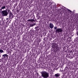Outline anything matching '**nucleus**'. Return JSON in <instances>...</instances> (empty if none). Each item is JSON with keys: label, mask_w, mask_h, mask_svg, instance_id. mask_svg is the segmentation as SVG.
I'll list each match as a JSON object with an SVG mask.
<instances>
[{"label": "nucleus", "mask_w": 78, "mask_h": 78, "mask_svg": "<svg viewBox=\"0 0 78 78\" xmlns=\"http://www.w3.org/2000/svg\"><path fill=\"white\" fill-rule=\"evenodd\" d=\"M49 26L50 28L51 29H52V28H53V27H54V25H53V24L51 23H50V24H49Z\"/></svg>", "instance_id": "obj_4"}, {"label": "nucleus", "mask_w": 78, "mask_h": 78, "mask_svg": "<svg viewBox=\"0 0 78 78\" xmlns=\"http://www.w3.org/2000/svg\"><path fill=\"white\" fill-rule=\"evenodd\" d=\"M55 76L56 77H58V76H60V74L59 73H57L55 74Z\"/></svg>", "instance_id": "obj_6"}, {"label": "nucleus", "mask_w": 78, "mask_h": 78, "mask_svg": "<svg viewBox=\"0 0 78 78\" xmlns=\"http://www.w3.org/2000/svg\"><path fill=\"white\" fill-rule=\"evenodd\" d=\"M54 29L55 30H56V29H57V27H54Z\"/></svg>", "instance_id": "obj_11"}, {"label": "nucleus", "mask_w": 78, "mask_h": 78, "mask_svg": "<svg viewBox=\"0 0 78 78\" xmlns=\"http://www.w3.org/2000/svg\"><path fill=\"white\" fill-rule=\"evenodd\" d=\"M6 8V6H3L1 7V9H5Z\"/></svg>", "instance_id": "obj_7"}, {"label": "nucleus", "mask_w": 78, "mask_h": 78, "mask_svg": "<svg viewBox=\"0 0 78 78\" xmlns=\"http://www.w3.org/2000/svg\"><path fill=\"white\" fill-rule=\"evenodd\" d=\"M11 16V15H9V17H10Z\"/></svg>", "instance_id": "obj_15"}, {"label": "nucleus", "mask_w": 78, "mask_h": 78, "mask_svg": "<svg viewBox=\"0 0 78 78\" xmlns=\"http://www.w3.org/2000/svg\"><path fill=\"white\" fill-rule=\"evenodd\" d=\"M65 10H63V11H64L63 12H64V11H65Z\"/></svg>", "instance_id": "obj_14"}, {"label": "nucleus", "mask_w": 78, "mask_h": 78, "mask_svg": "<svg viewBox=\"0 0 78 78\" xmlns=\"http://www.w3.org/2000/svg\"><path fill=\"white\" fill-rule=\"evenodd\" d=\"M2 15L3 16H8V13L6 10H3L2 11Z\"/></svg>", "instance_id": "obj_2"}, {"label": "nucleus", "mask_w": 78, "mask_h": 78, "mask_svg": "<svg viewBox=\"0 0 78 78\" xmlns=\"http://www.w3.org/2000/svg\"><path fill=\"white\" fill-rule=\"evenodd\" d=\"M56 31L58 33H61V32H62L63 30H62L61 28H58L56 30Z\"/></svg>", "instance_id": "obj_3"}, {"label": "nucleus", "mask_w": 78, "mask_h": 78, "mask_svg": "<svg viewBox=\"0 0 78 78\" xmlns=\"http://www.w3.org/2000/svg\"><path fill=\"white\" fill-rule=\"evenodd\" d=\"M10 15H11V14H10Z\"/></svg>", "instance_id": "obj_17"}, {"label": "nucleus", "mask_w": 78, "mask_h": 78, "mask_svg": "<svg viewBox=\"0 0 78 78\" xmlns=\"http://www.w3.org/2000/svg\"><path fill=\"white\" fill-rule=\"evenodd\" d=\"M8 12H9V10H8Z\"/></svg>", "instance_id": "obj_13"}, {"label": "nucleus", "mask_w": 78, "mask_h": 78, "mask_svg": "<svg viewBox=\"0 0 78 78\" xmlns=\"http://www.w3.org/2000/svg\"><path fill=\"white\" fill-rule=\"evenodd\" d=\"M35 24H34V25H35Z\"/></svg>", "instance_id": "obj_16"}, {"label": "nucleus", "mask_w": 78, "mask_h": 78, "mask_svg": "<svg viewBox=\"0 0 78 78\" xmlns=\"http://www.w3.org/2000/svg\"><path fill=\"white\" fill-rule=\"evenodd\" d=\"M27 21H30V22H33V20H27Z\"/></svg>", "instance_id": "obj_8"}, {"label": "nucleus", "mask_w": 78, "mask_h": 78, "mask_svg": "<svg viewBox=\"0 0 78 78\" xmlns=\"http://www.w3.org/2000/svg\"><path fill=\"white\" fill-rule=\"evenodd\" d=\"M68 11H69V12H72V11H70V10L68 9Z\"/></svg>", "instance_id": "obj_10"}, {"label": "nucleus", "mask_w": 78, "mask_h": 78, "mask_svg": "<svg viewBox=\"0 0 78 78\" xmlns=\"http://www.w3.org/2000/svg\"><path fill=\"white\" fill-rule=\"evenodd\" d=\"M41 76L44 78H47L49 76V74L47 72L45 71H42L41 73Z\"/></svg>", "instance_id": "obj_1"}, {"label": "nucleus", "mask_w": 78, "mask_h": 78, "mask_svg": "<svg viewBox=\"0 0 78 78\" xmlns=\"http://www.w3.org/2000/svg\"><path fill=\"white\" fill-rule=\"evenodd\" d=\"M77 35H78V31L76 32Z\"/></svg>", "instance_id": "obj_12"}, {"label": "nucleus", "mask_w": 78, "mask_h": 78, "mask_svg": "<svg viewBox=\"0 0 78 78\" xmlns=\"http://www.w3.org/2000/svg\"><path fill=\"white\" fill-rule=\"evenodd\" d=\"M2 56L4 58H6V57L8 58V56L7 54H4L2 55Z\"/></svg>", "instance_id": "obj_5"}, {"label": "nucleus", "mask_w": 78, "mask_h": 78, "mask_svg": "<svg viewBox=\"0 0 78 78\" xmlns=\"http://www.w3.org/2000/svg\"><path fill=\"white\" fill-rule=\"evenodd\" d=\"M0 53H3V50L1 49L0 50Z\"/></svg>", "instance_id": "obj_9"}]
</instances>
